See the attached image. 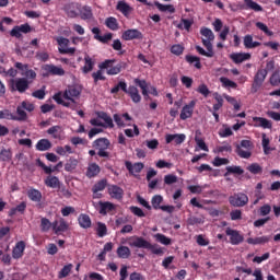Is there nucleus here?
Listing matches in <instances>:
<instances>
[{"label":"nucleus","instance_id":"nucleus-40","mask_svg":"<svg viewBox=\"0 0 280 280\" xmlns=\"http://www.w3.org/2000/svg\"><path fill=\"white\" fill-rule=\"evenodd\" d=\"M246 10H253L254 12H264V7L253 0H244Z\"/></svg>","mask_w":280,"mask_h":280},{"label":"nucleus","instance_id":"nucleus-64","mask_svg":"<svg viewBox=\"0 0 280 280\" xmlns=\"http://www.w3.org/2000/svg\"><path fill=\"white\" fill-rule=\"evenodd\" d=\"M45 95V85L40 90H37L32 93V97H35L36 100H43Z\"/></svg>","mask_w":280,"mask_h":280},{"label":"nucleus","instance_id":"nucleus-8","mask_svg":"<svg viewBox=\"0 0 280 280\" xmlns=\"http://www.w3.org/2000/svg\"><path fill=\"white\" fill-rule=\"evenodd\" d=\"M32 81H28L25 78H18L10 80V89L11 91H18L19 93H25L30 89Z\"/></svg>","mask_w":280,"mask_h":280},{"label":"nucleus","instance_id":"nucleus-41","mask_svg":"<svg viewBox=\"0 0 280 280\" xmlns=\"http://www.w3.org/2000/svg\"><path fill=\"white\" fill-rule=\"evenodd\" d=\"M105 25L108 27V30H112V32H117L119 30V22H117V18L109 16L105 20Z\"/></svg>","mask_w":280,"mask_h":280},{"label":"nucleus","instance_id":"nucleus-43","mask_svg":"<svg viewBox=\"0 0 280 280\" xmlns=\"http://www.w3.org/2000/svg\"><path fill=\"white\" fill-rule=\"evenodd\" d=\"M100 119H103L105 121L103 128H115V124L113 122V118L105 112H102L98 115Z\"/></svg>","mask_w":280,"mask_h":280},{"label":"nucleus","instance_id":"nucleus-20","mask_svg":"<svg viewBox=\"0 0 280 280\" xmlns=\"http://www.w3.org/2000/svg\"><path fill=\"white\" fill-rule=\"evenodd\" d=\"M108 186L107 179H101L94 184L92 187V194H94L93 198H102V194L100 191H104L106 187Z\"/></svg>","mask_w":280,"mask_h":280},{"label":"nucleus","instance_id":"nucleus-14","mask_svg":"<svg viewBox=\"0 0 280 280\" xmlns=\"http://www.w3.org/2000/svg\"><path fill=\"white\" fill-rule=\"evenodd\" d=\"M122 40H141L143 33L137 28H129L121 35Z\"/></svg>","mask_w":280,"mask_h":280},{"label":"nucleus","instance_id":"nucleus-48","mask_svg":"<svg viewBox=\"0 0 280 280\" xmlns=\"http://www.w3.org/2000/svg\"><path fill=\"white\" fill-rule=\"evenodd\" d=\"M198 135H201L200 130H197L195 136V141L198 148H200V150H203V152H209V147H207V143L205 142V140L198 137Z\"/></svg>","mask_w":280,"mask_h":280},{"label":"nucleus","instance_id":"nucleus-2","mask_svg":"<svg viewBox=\"0 0 280 280\" xmlns=\"http://www.w3.org/2000/svg\"><path fill=\"white\" fill-rule=\"evenodd\" d=\"M200 34L205 38L202 39V45L206 47L202 48L201 46H196L195 49L200 56H205L206 58H213L215 56V51H213V40H215V35L213 34V31L209 27H201Z\"/></svg>","mask_w":280,"mask_h":280},{"label":"nucleus","instance_id":"nucleus-38","mask_svg":"<svg viewBox=\"0 0 280 280\" xmlns=\"http://www.w3.org/2000/svg\"><path fill=\"white\" fill-rule=\"evenodd\" d=\"M116 253L119 259H128L131 255L130 247L124 245H120Z\"/></svg>","mask_w":280,"mask_h":280},{"label":"nucleus","instance_id":"nucleus-59","mask_svg":"<svg viewBox=\"0 0 280 280\" xmlns=\"http://www.w3.org/2000/svg\"><path fill=\"white\" fill-rule=\"evenodd\" d=\"M256 27L264 32V34H266L267 36H273L275 34L272 31L268 30V25L262 22H256Z\"/></svg>","mask_w":280,"mask_h":280},{"label":"nucleus","instance_id":"nucleus-49","mask_svg":"<svg viewBox=\"0 0 280 280\" xmlns=\"http://www.w3.org/2000/svg\"><path fill=\"white\" fill-rule=\"evenodd\" d=\"M16 114L18 116L14 115L13 121H25V119H27V113L23 107L18 106Z\"/></svg>","mask_w":280,"mask_h":280},{"label":"nucleus","instance_id":"nucleus-21","mask_svg":"<svg viewBox=\"0 0 280 280\" xmlns=\"http://www.w3.org/2000/svg\"><path fill=\"white\" fill-rule=\"evenodd\" d=\"M25 246L24 241H19L12 249V258L21 259L25 255Z\"/></svg>","mask_w":280,"mask_h":280},{"label":"nucleus","instance_id":"nucleus-51","mask_svg":"<svg viewBox=\"0 0 280 280\" xmlns=\"http://www.w3.org/2000/svg\"><path fill=\"white\" fill-rule=\"evenodd\" d=\"M71 270H73V264H68L62 267V269L59 271L58 277L59 279H65L71 275Z\"/></svg>","mask_w":280,"mask_h":280},{"label":"nucleus","instance_id":"nucleus-56","mask_svg":"<svg viewBox=\"0 0 280 280\" xmlns=\"http://www.w3.org/2000/svg\"><path fill=\"white\" fill-rule=\"evenodd\" d=\"M60 130H62V127L52 126L47 130V135H51L54 139H60Z\"/></svg>","mask_w":280,"mask_h":280},{"label":"nucleus","instance_id":"nucleus-62","mask_svg":"<svg viewBox=\"0 0 280 280\" xmlns=\"http://www.w3.org/2000/svg\"><path fill=\"white\" fill-rule=\"evenodd\" d=\"M174 183H178V176L174 174H168L164 176V184L165 185H174Z\"/></svg>","mask_w":280,"mask_h":280},{"label":"nucleus","instance_id":"nucleus-39","mask_svg":"<svg viewBox=\"0 0 280 280\" xmlns=\"http://www.w3.org/2000/svg\"><path fill=\"white\" fill-rule=\"evenodd\" d=\"M82 21H91L93 19V9L89 5L82 7L80 10Z\"/></svg>","mask_w":280,"mask_h":280},{"label":"nucleus","instance_id":"nucleus-63","mask_svg":"<svg viewBox=\"0 0 280 280\" xmlns=\"http://www.w3.org/2000/svg\"><path fill=\"white\" fill-rule=\"evenodd\" d=\"M0 119H9L13 121V119H16L14 117V114L10 112V109L0 110Z\"/></svg>","mask_w":280,"mask_h":280},{"label":"nucleus","instance_id":"nucleus-54","mask_svg":"<svg viewBox=\"0 0 280 280\" xmlns=\"http://www.w3.org/2000/svg\"><path fill=\"white\" fill-rule=\"evenodd\" d=\"M94 39L98 40V43H102L103 45H108V43L113 40V33H107L103 36H94Z\"/></svg>","mask_w":280,"mask_h":280},{"label":"nucleus","instance_id":"nucleus-12","mask_svg":"<svg viewBox=\"0 0 280 280\" xmlns=\"http://www.w3.org/2000/svg\"><path fill=\"white\" fill-rule=\"evenodd\" d=\"M32 32V26L30 24H22V25H16L10 31V36L12 38H22L23 34H30Z\"/></svg>","mask_w":280,"mask_h":280},{"label":"nucleus","instance_id":"nucleus-32","mask_svg":"<svg viewBox=\"0 0 280 280\" xmlns=\"http://www.w3.org/2000/svg\"><path fill=\"white\" fill-rule=\"evenodd\" d=\"M38 152H47V150H51V141L48 139H40L35 145Z\"/></svg>","mask_w":280,"mask_h":280},{"label":"nucleus","instance_id":"nucleus-35","mask_svg":"<svg viewBox=\"0 0 280 280\" xmlns=\"http://www.w3.org/2000/svg\"><path fill=\"white\" fill-rule=\"evenodd\" d=\"M25 209H27V203L25 201H22L15 208H11L9 210V218H13V215H16V213H25Z\"/></svg>","mask_w":280,"mask_h":280},{"label":"nucleus","instance_id":"nucleus-3","mask_svg":"<svg viewBox=\"0 0 280 280\" xmlns=\"http://www.w3.org/2000/svg\"><path fill=\"white\" fill-rule=\"evenodd\" d=\"M119 91H122V93H126V95L130 96V100L133 102V104H139L141 102V94H139V89L135 85H129L126 83V81H119L112 90V95H117Z\"/></svg>","mask_w":280,"mask_h":280},{"label":"nucleus","instance_id":"nucleus-52","mask_svg":"<svg viewBox=\"0 0 280 280\" xmlns=\"http://www.w3.org/2000/svg\"><path fill=\"white\" fill-rule=\"evenodd\" d=\"M163 202V196L161 195H154L151 199V205L155 211H159L163 206L161 203Z\"/></svg>","mask_w":280,"mask_h":280},{"label":"nucleus","instance_id":"nucleus-30","mask_svg":"<svg viewBox=\"0 0 280 280\" xmlns=\"http://www.w3.org/2000/svg\"><path fill=\"white\" fill-rule=\"evenodd\" d=\"M153 5H155L160 12H170V14H174V12H176L174 4H163L159 1H154Z\"/></svg>","mask_w":280,"mask_h":280},{"label":"nucleus","instance_id":"nucleus-36","mask_svg":"<svg viewBox=\"0 0 280 280\" xmlns=\"http://www.w3.org/2000/svg\"><path fill=\"white\" fill-rule=\"evenodd\" d=\"M100 172H102L100 165H97L96 163H92L88 166L86 176L88 178H95V176H97Z\"/></svg>","mask_w":280,"mask_h":280},{"label":"nucleus","instance_id":"nucleus-50","mask_svg":"<svg viewBox=\"0 0 280 280\" xmlns=\"http://www.w3.org/2000/svg\"><path fill=\"white\" fill-rule=\"evenodd\" d=\"M155 242L163 244L164 246H170L172 244V238L165 236V234L158 233L154 235Z\"/></svg>","mask_w":280,"mask_h":280},{"label":"nucleus","instance_id":"nucleus-24","mask_svg":"<svg viewBox=\"0 0 280 280\" xmlns=\"http://www.w3.org/2000/svg\"><path fill=\"white\" fill-rule=\"evenodd\" d=\"M94 68H95V59H93L89 55H85L84 66L81 68L82 73L86 75L88 73H91V71H93Z\"/></svg>","mask_w":280,"mask_h":280},{"label":"nucleus","instance_id":"nucleus-19","mask_svg":"<svg viewBox=\"0 0 280 280\" xmlns=\"http://www.w3.org/2000/svg\"><path fill=\"white\" fill-rule=\"evenodd\" d=\"M107 192L109 194L110 198L114 200H122L124 199V188L117 185H109L107 187Z\"/></svg>","mask_w":280,"mask_h":280},{"label":"nucleus","instance_id":"nucleus-22","mask_svg":"<svg viewBox=\"0 0 280 280\" xmlns=\"http://www.w3.org/2000/svg\"><path fill=\"white\" fill-rule=\"evenodd\" d=\"M43 69L46 72V75H65V69H62V67L45 65Z\"/></svg>","mask_w":280,"mask_h":280},{"label":"nucleus","instance_id":"nucleus-28","mask_svg":"<svg viewBox=\"0 0 280 280\" xmlns=\"http://www.w3.org/2000/svg\"><path fill=\"white\" fill-rule=\"evenodd\" d=\"M37 165L44 170L45 174H54V172H58V170H61L62 162H58L52 168L50 166H46L40 159L37 160Z\"/></svg>","mask_w":280,"mask_h":280},{"label":"nucleus","instance_id":"nucleus-55","mask_svg":"<svg viewBox=\"0 0 280 280\" xmlns=\"http://www.w3.org/2000/svg\"><path fill=\"white\" fill-rule=\"evenodd\" d=\"M96 233L98 237H106L108 233V228H106V223L98 222Z\"/></svg>","mask_w":280,"mask_h":280},{"label":"nucleus","instance_id":"nucleus-44","mask_svg":"<svg viewBox=\"0 0 280 280\" xmlns=\"http://www.w3.org/2000/svg\"><path fill=\"white\" fill-rule=\"evenodd\" d=\"M54 229V223L49 221L47 218H42L40 219V231L42 233H49V231Z\"/></svg>","mask_w":280,"mask_h":280},{"label":"nucleus","instance_id":"nucleus-31","mask_svg":"<svg viewBox=\"0 0 280 280\" xmlns=\"http://www.w3.org/2000/svg\"><path fill=\"white\" fill-rule=\"evenodd\" d=\"M46 187H50V189H58L60 187V179L54 175H49L45 179Z\"/></svg>","mask_w":280,"mask_h":280},{"label":"nucleus","instance_id":"nucleus-11","mask_svg":"<svg viewBox=\"0 0 280 280\" xmlns=\"http://www.w3.org/2000/svg\"><path fill=\"white\" fill-rule=\"evenodd\" d=\"M225 234L228 235V237H230V243L232 244V246H240V244L244 242V235H242L237 230L226 228Z\"/></svg>","mask_w":280,"mask_h":280},{"label":"nucleus","instance_id":"nucleus-13","mask_svg":"<svg viewBox=\"0 0 280 280\" xmlns=\"http://www.w3.org/2000/svg\"><path fill=\"white\" fill-rule=\"evenodd\" d=\"M194 108H196V100L190 101L188 104H186L179 114V118L182 121H186V119H191L194 116Z\"/></svg>","mask_w":280,"mask_h":280},{"label":"nucleus","instance_id":"nucleus-26","mask_svg":"<svg viewBox=\"0 0 280 280\" xmlns=\"http://www.w3.org/2000/svg\"><path fill=\"white\" fill-rule=\"evenodd\" d=\"M98 213H101V215H107L110 211H115V206L110 201H98Z\"/></svg>","mask_w":280,"mask_h":280},{"label":"nucleus","instance_id":"nucleus-60","mask_svg":"<svg viewBox=\"0 0 280 280\" xmlns=\"http://www.w3.org/2000/svg\"><path fill=\"white\" fill-rule=\"evenodd\" d=\"M183 51H185V47L179 44H175L171 47V54H174V56H183Z\"/></svg>","mask_w":280,"mask_h":280},{"label":"nucleus","instance_id":"nucleus-15","mask_svg":"<svg viewBox=\"0 0 280 280\" xmlns=\"http://www.w3.org/2000/svg\"><path fill=\"white\" fill-rule=\"evenodd\" d=\"M80 89H78L75 85H70L62 94L63 100H69L72 104H75L74 97H80Z\"/></svg>","mask_w":280,"mask_h":280},{"label":"nucleus","instance_id":"nucleus-27","mask_svg":"<svg viewBox=\"0 0 280 280\" xmlns=\"http://www.w3.org/2000/svg\"><path fill=\"white\" fill-rule=\"evenodd\" d=\"M116 10H118V12H121V14H124L125 16H130V13L132 12V7H130L128 2L120 0L117 2Z\"/></svg>","mask_w":280,"mask_h":280},{"label":"nucleus","instance_id":"nucleus-34","mask_svg":"<svg viewBox=\"0 0 280 280\" xmlns=\"http://www.w3.org/2000/svg\"><path fill=\"white\" fill-rule=\"evenodd\" d=\"M79 225L81 229H91V217L89 214L81 213L78 218Z\"/></svg>","mask_w":280,"mask_h":280},{"label":"nucleus","instance_id":"nucleus-46","mask_svg":"<svg viewBox=\"0 0 280 280\" xmlns=\"http://www.w3.org/2000/svg\"><path fill=\"white\" fill-rule=\"evenodd\" d=\"M0 161L2 163H10L12 161V149H2L0 151Z\"/></svg>","mask_w":280,"mask_h":280},{"label":"nucleus","instance_id":"nucleus-42","mask_svg":"<svg viewBox=\"0 0 280 280\" xmlns=\"http://www.w3.org/2000/svg\"><path fill=\"white\" fill-rule=\"evenodd\" d=\"M186 62L189 65H194L196 69H202V63H200V58L194 55H186L185 57Z\"/></svg>","mask_w":280,"mask_h":280},{"label":"nucleus","instance_id":"nucleus-58","mask_svg":"<svg viewBox=\"0 0 280 280\" xmlns=\"http://www.w3.org/2000/svg\"><path fill=\"white\" fill-rule=\"evenodd\" d=\"M247 170L254 175L261 174V172H264V167H261V165L258 163H252L247 166Z\"/></svg>","mask_w":280,"mask_h":280},{"label":"nucleus","instance_id":"nucleus-5","mask_svg":"<svg viewBox=\"0 0 280 280\" xmlns=\"http://www.w3.org/2000/svg\"><path fill=\"white\" fill-rule=\"evenodd\" d=\"M92 145L95 150H98L97 156H101L102 159H108V156H110V153L107 151L108 148H110V140H108V138H98Z\"/></svg>","mask_w":280,"mask_h":280},{"label":"nucleus","instance_id":"nucleus-7","mask_svg":"<svg viewBox=\"0 0 280 280\" xmlns=\"http://www.w3.org/2000/svg\"><path fill=\"white\" fill-rule=\"evenodd\" d=\"M15 69H18L19 71H21V75L27 80L28 82H34V80L36 79L37 74L36 71L30 69V65L27 63H23V62H15L14 63Z\"/></svg>","mask_w":280,"mask_h":280},{"label":"nucleus","instance_id":"nucleus-53","mask_svg":"<svg viewBox=\"0 0 280 280\" xmlns=\"http://www.w3.org/2000/svg\"><path fill=\"white\" fill-rule=\"evenodd\" d=\"M220 82L222 84V86L229 88V89H237V83H235L234 81L230 80L226 77H221L220 78Z\"/></svg>","mask_w":280,"mask_h":280},{"label":"nucleus","instance_id":"nucleus-23","mask_svg":"<svg viewBox=\"0 0 280 280\" xmlns=\"http://www.w3.org/2000/svg\"><path fill=\"white\" fill-rule=\"evenodd\" d=\"M185 139H187V136L185 133H167L165 136V141L167 144L172 143L174 141L176 145H180V143H185Z\"/></svg>","mask_w":280,"mask_h":280},{"label":"nucleus","instance_id":"nucleus-33","mask_svg":"<svg viewBox=\"0 0 280 280\" xmlns=\"http://www.w3.org/2000/svg\"><path fill=\"white\" fill-rule=\"evenodd\" d=\"M133 84L141 89L143 97H149L150 91L148 90V82L145 80L135 79Z\"/></svg>","mask_w":280,"mask_h":280},{"label":"nucleus","instance_id":"nucleus-17","mask_svg":"<svg viewBox=\"0 0 280 280\" xmlns=\"http://www.w3.org/2000/svg\"><path fill=\"white\" fill-rule=\"evenodd\" d=\"M125 167L128 170L129 174H131L132 176H136V174H141L145 165L142 162H137L132 164V162L126 161Z\"/></svg>","mask_w":280,"mask_h":280},{"label":"nucleus","instance_id":"nucleus-1","mask_svg":"<svg viewBox=\"0 0 280 280\" xmlns=\"http://www.w3.org/2000/svg\"><path fill=\"white\" fill-rule=\"evenodd\" d=\"M115 62V59H106L98 65L100 70L92 73L94 84L106 80V77H104V70H106L107 75H119V73L126 69V62L120 61L116 66H113Z\"/></svg>","mask_w":280,"mask_h":280},{"label":"nucleus","instance_id":"nucleus-4","mask_svg":"<svg viewBox=\"0 0 280 280\" xmlns=\"http://www.w3.org/2000/svg\"><path fill=\"white\" fill-rule=\"evenodd\" d=\"M129 246H131V248H145L147 250H151L153 255L164 254L162 247H159V245L156 244L150 243L149 241L143 238V236H133L132 242H129Z\"/></svg>","mask_w":280,"mask_h":280},{"label":"nucleus","instance_id":"nucleus-10","mask_svg":"<svg viewBox=\"0 0 280 280\" xmlns=\"http://www.w3.org/2000/svg\"><path fill=\"white\" fill-rule=\"evenodd\" d=\"M229 202L232 207H246L248 205V195L244 192L234 194L230 196Z\"/></svg>","mask_w":280,"mask_h":280},{"label":"nucleus","instance_id":"nucleus-18","mask_svg":"<svg viewBox=\"0 0 280 280\" xmlns=\"http://www.w3.org/2000/svg\"><path fill=\"white\" fill-rule=\"evenodd\" d=\"M52 231L55 235H60V233H65L66 231H69V223H67V221L62 218L59 221H54Z\"/></svg>","mask_w":280,"mask_h":280},{"label":"nucleus","instance_id":"nucleus-16","mask_svg":"<svg viewBox=\"0 0 280 280\" xmlns=\"http://www.w3.org/2000/svg\"><path fill=\"white\" fill-rule=\"evenodd\" d=\"M254 128H264V130H272V121L264 117H253Z\"/></svg>","mask_w":280,"mask_h":280},{"label":"nucleus","instance_id":"nucleus-29","mask_svg":"<svg viewBox=\"0 0 280 280\" xmlns=\"http://www.w3.org/2000/svg\"><path fill=\"white\" fill-rule=\"evenodd\" d=\"M27 196L32 202H40V200H43V192L36 188L28 189Z\"/></svg>","mask_w":280,"mask_h":280},{"label":"nucleus","instance_id":"nucleus-47","mask_svg":"<svg viewBox=\"0 0 280 280\" xmlns=\"http://www.w3.org/2000/svg\"><path fill=\"white\" fill-rule=\"evenodd\" d=\"M55 152H57L59 156H67V154H73V149H71V145L66 144L65 147H57Z\"/></svg>","mask_w":280,"mask_h":280},{"label":"nucleus","instance_id":"nucleus-57","mask_svg":"<svg viewBox=\"0 0 280 280\" xmlns=\"http://www.w3.org/2000/svg\"><path fill=\"white\" fill-rule=\"evenodd\" d=\"M269 82L271 84V86H279L280 85V70H276L270 79Z\"/></svg>","mask_w":280,"mask_h":280},{"label":"nucleus","instance_id":"nucleus-6","mask_svg":"<svg viewBox=\"0 0 280 280\" xmlns=\"http://www.w3.org/2000/svg\"><path fill=\"white\" fill-rule=\"evenodd\" d=\"M253 142L250 140H242L240 144H236L235 152L241 159H250L253 156Z\"/></svg>","mask_w":280,"mask_h":280},{"label":"nucleus","instance_id":"nucleus-9","mask_svg":"<svg viewBox=\"0 0 280 280\" xmlns=\"http://www.w3.org/2000/svg\"><path fill=\"white\" fill-rule=\"evenodd\" d=\"M268 77L267 70L258 69L254 77V81L252 84L250 93H257L264 86V82H266V78Z\"/></svg>","mask_w":280,"mask_h":280},{"label":"nucleus","instance_id":"nucleus-37","mask_svg":"<svg viewBox=\"0 0 280 280\" xmlns=\"http://www.w3.org/2000/svg\"><path fill=\"white\" fill-rule=\"evenodd\" d=\"M247 244H252L253 246H257L259 244H268L270 242V236H258V237H249L247 238Z\"/></svg>","mask_w":280,"mask_h":280},{"label":"nucleus","instance_id":"nucleus-45","mask_svg":"<svg viewBox=\"0 0 280 280\" xmlns=\"http://www.w3.org/2000/svg\"><path fill=\"white\" fill-rule=\"evenodd\" d=\"M226 172L224 174V176H230V174H236V176H242V174H244V171L242 170V166H226L225 167Z\"/></svg>","mask_w":280,"mask_h":280},{"label":"nucleus","instance_id":"nucleus-61","mask_svg":"<svg viewBox=\"0 0 280 280\" xmlns=\"http://www.w3.org/2000/svg\"><path fill=\"white\" fill-rule=\"evenodd\" d=\"M230 161L226 158L217 156L213 160L214 167H221V165H229Z\"/></svg>","mask_w":280,"mask_h":280},{"label":"nucleus","instance_id":"nucleus-25","mask_svg":"<svg viewBox=\"0 0 280 280\" xmlns=\"http://www.w3.org/2000/svg\"><path fill=\"white\" fill-rule=\"evenodd\" d=\"M231 60L235 65H242V62H246V60H250V54L249 52H233L230 55Z\"/></svg>","mask_w":280,"mask_h":280}]
</instances>
